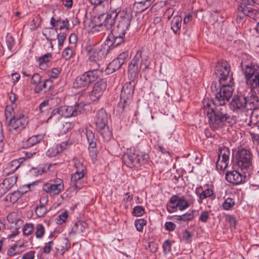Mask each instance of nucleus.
Listing matches in <instances>:
<instances>
[{"label": "nucleus", "mask_w": 259, "mask_h": 259, "mask_svg": "<svg viewBox=\"0 0 259 259\" xmlns=\"http://www.w3.org/2000/svg\"><path fill=\"white\" fill-rule=\"evenodd\" d=\"M28 123L27 117L22 113H19L11 118L8 130L10 134H18L25 128Z\"/></svg>", "instance_id": "nucleus-10"}, {"label": "nucleus", "mask_w": 259, "mask_h": 259, "mask_svg": "<svg viewBox=\"0 0 259 259\" xmlns=\"http://www.w3.org/2000/svg\"><path fill=\"white\" fill-rule=\"evenodd\" d=\"M35 235L36 238L41 239L44 236L45 229L43 225L41 224L36 225L35 228Z\"/></svg>", "instance_id": "nucleus-46"}, {"label": "nucleus", "mask_w": 259, "mask_h": 259, "mask_svg": "<svg viewBox=\"0 0 259 259\" xmlns=\"http://www.w3.org/2000/svg\"><path fill=\"white\" fill-rule=\"evenodd\" d=\"M90 83L88 82L83 75L82 74L79 76H77L73 83V85L74 88L79 89H85L89 87Z\"/></svg>", "instance_id": "nucleus-28"}, {"label": "nucleus", "mask_w": 259, "mask_h": 259, "mask_svg": "<svg viewBox=\"0 0 259 259\" xmlns=\"http://www.w3.org/2000/svg\"><path fill=\"white\" fill-rule=\"evenodd\" d=\"M83 74L85 78L88 79L90 84L96 81L101 75V74L98 73V72H94L89 70L84 72Z\"/></svg>", "instance_id": "nucleus-39"}, {"label": "nucleus", "mask_w": 259, "mask_h": 259, "mask_svg": "<svg viewBox=\"0 0 259 259\" xmlns=\"http://www.w3.org/2000/svg\"><path fill=\"white\" fill-rule=\"evenodd\" d=\"M243 71L246 81L259 73V66L256 64L251 63L250 65H246Z\"/></svg>", "instance_id": "nucleus-24"}, {"label": "nucleus", "mask_w": 259, "mask_h": 259, "mask_svg": "<svg viewBox=\"0 0 259 259\" xmlns=\"http://www.w3.org/2000/svg\"><path fill=\"white\" fill-rule=\"evenodd\" d=\"M145 213V209L143 206L137 205L134 207L132 214L136 217H141Z\"/></svg>", "instance_id": "nucleus-56"}, {"label": "nucleus", "mask_w": 259, "mask_h": 259, "mask_svg": "<svg viewBox=\"0 0 259 259\" xmlns=\"http://www.w3.org/2000/svg\"><path fill=\"white\" fill-rule=\"evenodd\" d=\"M87 67L89 70L98 72V73L102 74V70L100 69V61L94 59H89L87 62Z\"/></svg>", "instance_id": "nucleus-33"}, {"label": "nucleus", "mask_w": 259, "mask_h": 259, "mask_svg": "<svg viewBox=\"0 0 259 259\" xmlns=\"http://www.w3.org/2000/svg\"><path fill=\"white\" fill-rule=\"evenodd\" d=\"M249 95V92L243 88L238 89L237 92L233 96L231 102V106L233 111L243 110L246 106L247 98Z\"/></svg>", "instance_id": "nucleus-12"}, {"label": "nucleus", "mask_w": 259, "mask_h": 259, "mask_svg": "<svg viewBox=\"0 0 259 259\" xmlns=\"http://www.w3.org/2000/svg\"><path fill=\"white\" fill-rule=\"evenodd\" d=\"M259 108V98L255 93L252 92L247 98L245 109L247 110H255Z\"/></svg>", "instance_id": "nucleus-25"}, {"label": "nucleus", "mask_w": 259, "mask_h": 259, "mask_svg": "<svg viewBox=\"0 0 259 259\" xmlns=\"http://www.w3.org/2000/svg\"><path fill=\"white\" fill-rule=\"evenodd\" d=\"M48 210L44 205H40L39 206H37L35 209V212L36 215L38 218L43 217L47 212Z\"/></svg>", "instance_id": "nucleus-53"}, {"label": "nucleus", "mask_w": 259, "mask_h": 259, "mask_svg": "<svg viewBox=\"0 0 259 259\" xmlns=\"http://www.w3.org/2000/svg\"><path fill=\"white\" fill-rule=\"evenodd\" d=\"M23 162V158H19L17 159L12 160L9 165L10 172H14Z\"/></svg>", "instance_id": "nucleus-42"}, {"label": "nucleus", "mask_w": 259, "mask_h": 259, "mask_svg": "<svg viewBox=\"0 0 259 259\" xmlns=\"http://www.w3.org/2000/svg\"><path fill=\"white\" fill-rule=\"evenodd\" d=\"M52 54L50 53H48L39 58V61L41 63H47L50 61L52 59Z\"/></svg>", "instance_id": "nucleus-64"}, {"label": "nucleus", "mask_w": 259, "mask_h": 259, "mask_svg": "<svg viewBox=\"0 0 259 259\" xmlns=\"http://www.w3.org/2000/svg\"><path fill=\"white\" fill-rule=\"evenodd\" d=\"M17 177L13 176L5 179L0 183V197L9 191L17 182Z\"/></svg>", "instance_id": "nucleus-19"}, {"label": "nucleus", "mask_w": 259, "mask_h": 259, "mask_svg": "<svg viewBox=\"0 0 259 259\" xmlns=\"http://www.w3.org/2000/svg\"><path fill=\"white\" fill-rule=\"evenodd\" d=\"M229 161L225 159H221L218 157L216 162V167L218 169L223 170L228 166Z\"/></svg>", "instance_id": "nucleus-50"}, {"label": "nucleus", "mask_w": 259, "mask_h": 259, "mask_svg": "<svg viewBox=\"0 0 259 259\" xmlns=\"http://www.w3.org/2000/svg\"><path fill=\"white\" fill-rule=\"evenodd\" d=\"M96 130L100 134L105 141H109L112 137V130L108 125V116L103 109L99 110L94 118Z\"/></svg>", "instance_id": "nucleus-7"}, {"label": "nucleus", "mask_w": 259, "mask_h": 259, "mask_svg": "<svg viewBox=\"0 0 259 259\" xmlns=\"http://www.w3.org/2000/svg\"><path fill=\"white\" fill-rule=\"evenodd\" d=\"M122 87L120 95V102L118 105V110L123 117H130L132 106L133 96L134 93L135 82L134 79H130Z\"/></svg>", "instance_id": "nucleus-4"}, {"label": "nucleus", "mask_w": 259, "mask_h": 259, "mask_svg": "<svg viewBox=\"0 0 259 259\" xmlns=\"http://www.w3.org/2000/svg\"><path fill=\"white\" fill-rule=\"evenodd\" d=\"M229 99L222 103L221 101L217 98V94H215V98L212 100L204 99L203 101V110L207 113L208 118V123L211 129L213 131L223 127L230 116L227 112L226 108L223 106Z\"/></svg>", "instance_id": "nucleus-3"}, {"label": "nucleus", "mask_w": 259, "mask_h": 259, "mask_svg": "<svg viewBox=\"0 0 259 259\" xmlns=\"http://www.w3.org/2000/svg\"><path fill=\"white\" fill-rule=\"evenodd\" d=\"M214 74L219 78V83L212 82L210 89L217 94V98L224 103L230 99L233 91V72L231 71L229 63L223 59L218 61L215 66Z\"/></svg>", "instance_id": "nucleus-2"}, {"label": "nucleus", "mask_w": 259, "mask_h": 259, "mask_svg": "<svg viewBox=\"0 0 259 259\" xmlns=\"http://www.w3.org/2000/svg\"><path fill=\"white\" fill-rule=\"evenodd\" d=\"M70 247L68 238L65 236H63L58 239L55 249L57 253H60L63 255L70 248Z\"/></svg>", "instance_id": "nucleus-22"}, {"label": "nucleus", "mask_w": 259, "mask_h": 259, "mask_svg": "<svg viewBox=\"0 0 259 259\" xmlns=\"http://www.w3.org/2000/svg\"><path fill=\"white\" fill-rule=\"evenodd\" d=\"M88 229V224L85 222L79 221L74 224L72 227L70 233H73L74 234H80L84 236L87 234Z\"/></svg>", "instance_id": "nucleus-23"}, {"label": "nucleus", "mask_w": 259, "mask_h": 259, "mask_svg": "<svg viewBox=\"0 0 259 259\" xmlns=\"http://www.w3.org/2000/svg\"><path fill=\"white\" fill-rule=\"evenodd\" d=\"M86 137L89 143V150L93 156L96 155V139L93 132L90 130H86Z\"/></svg>", "instance_id": "nucleus-21"}, {"label": "nucleus", "mask_w": 259, "mask_h": 259, "mask_svg": "<svg viewBox=\"0 0 259 259\" xmlns=\"http://www.w3.org/2000/svg\"><path fill=\"white\" fill-rule=\"evenodd\" d=\"M122 65V63H120V61L115 58L108 64L106 70L108 74L112 73L119 69Z\"/></svg>", "instance_id": "nucleus-37"}, {"label": "nucleus", "mask_w": 259, "mask_h": 259, "mask_svg": "<svg viewBox=\"0 0 259 259\" xmlns=\"http://www.w3.org/2000/svg\"><path fill=\"white\" fill-rule=\"evenodd\" d=\"M195 200L193 196H191L190 199L186 200L184 197H179L178 198V209L182 211L187 208L190 206L191 204H193Z\"/></svg>", "instance_id": "nucleus-27"}, {"label": "nucleus", "mask_w": 259, "mask_h": 259, "mask_svg": "<svg viewBox=\"0 0 259 259\" xmlns=\"http://www.w3.org/2000/svg\"><path fill=\"white\" fill-rule=\"evenodd\" d=\"M27 191V190H25V191H20V190L14 191L13 193L9 194L6 196V199L7 201H10L12 203H14L16 202L18 199L22 197L23 194Z\"/></svg>", "instance_id": "nucleus-35"}, {"label": "nucleus", "mask_w": 259, "mask_h": 259, "mask_svg": "<svg viewBox=\"0 0 259 259\" xmlns=\"http://www.w3.org/2000/svg\"><path fill=\"white\" fill-rule=\"evenodd\" d=\"M7 221L10 224V227L15 229V231L11 234L15 236L19 233L18 230L22 227L23 221L19 217L17 212L10 213L7 217Z\"/></svg>", "instance_id": "nucleus-16"}, {"label": "nucleus", "mask_w": 259, "mask_h": 259, "mask_svg": "<svg viewBox=\"0 0 259 259\" xmlns=\"http://www.w3.org/2000/svg\"><path fill=\"white\" fill-rule=\"evenodd\" d=\"M132 19L133 13L130 9L124 8L121 10L120 8H115L111 2L109 11L107 14H100L94 18L95 24L92 28L94 31L110 30L116 20L117 26L110 31L106 41L110 42L111 47H117L124 43L125 34L130 28Z\"/></svg>", "instance_id": "nucleus-1"}, {"label": "nucleus", "mask_w": 259, "mask_h": 259, "mask_svg": "<svg viewBox=\"0 0 259 259\" xmlns=\"http://www.w3.org/2000/svg\"><path fill=\"white\" fill-rule=\"evenodd\" d=\"M182 18L180 16L174 17L171 22V28L175 34L180 30L181 27Z\"/></svg>", "instance_id": "nucleus-36"}, {"label": "nucleus", "mask_w": 259, "mask_h": 259, "mask_svg": "<svg viewBox=\"0 0 259 259\" xmlns=\"http://www.w3.org/2000/svg\"><path fill=\"white\" fill-rule=\"evenodd\" d=\"M58 41V48L61 50L63 46L64 40L66 39V35L65 33H58L56 36Z\"/></svg>", "instance_id": "nucleus-61"}, {"label": "nucleus", "mask_w": 259, "mask_h": 259, "mask_svg": "<svg viewBox=\"0 0 259 259\" xmlns=\"http://www.w3.org/2000/svg\"><path fill=\"white\" fill-rule=\"evenodd\" d=\"M61 71V69L59 68H53L48 72L50 78H57L60 74Z\"/></svg>", "instance_id": "nucleus-55"}, {"label": "nucleus", "mask_w": 259, "mask_h": 259, "mask_svg": "<svg viewBox=\"0 0 259 259\" xmlns=\"http://www.w3.org/2000/svg\"><path fill=\"white\" fill-rule=\"evenodd\" d=\"M107 87L106 81L102 79L97 81L89 93V98L91 102L98 100L103 95Z\"/></svg>", "instance_id": "nucleus-15"}, {"label": "nucleus", "mask_w": 259, "mask_h": 259, "mask_svg": "<svg viewBox=\"0 0 259 259\" xmlns=\"http://www.w3.org/2000/svg\"><path fill=\"white\" fill-rule=\"evenodd\" d=\"M73 162L76 170L71 175L70 185L74 191H78L83 187V179L87 174V168L83 161L78 158H74Z\"/></svg>", "instance_id": "nucleus-9"}, {"label": "nucleus", "mask_w": 259, "mask_h": 259, "mask_svg": "<svg viewBox=\"0 0 259 259\" xmlns=\"http://www.w3.org/2000/svg\"><path fill=\"white\" fill-rule=\"evenodd\" d=\"M68 217L67 211H64L58 215L57 218L56 223L57 224L61 225L64 223Z\"/></svg>", "instance_id": "nucleus-62"}, {"label": "nucleus", "mask_w": 259, "mask_h": 259, "mask_svg": "<svg viewBox=\"0 0 259 259\" xmlns=\"http://www.w3.org/2000/svg\"><path fill=\"white\" fill-rule=\"evenodd\" d=\"M142 51H138L128 65V77L130 79H135L141 70L138 63L142 58Z\"/></svg>", "instance_id": "nucleus-14"}, {"label": "nucleus", "mask_w": 259, "mask_h": 259, "mask_svg": "<svg viewBox=\"0 0 259 259\" xmlns=\"http://www.w3.org/2000/svg\"><path fill=\"white\" fill-rule=\"evenodd\" d=\"M230 152L229 149L225 146L219 149L218 157L229 161Z\"/></svg>", "instance_id": "nucleus-44"}, {"label": "nucleus", "mask_w": 259, "mask_h": 259, "mask_svg": "<svg viewBox=\"0 0 259 259\" xmlns=\"http://www.w3.org/2000/svg\"><path fill=\"white\" fill-rule=\"evenodd\" d=\"M195 193L199 197L198 201L200 204L202 203L204 199L209 198L212 199L215 197L213 190L211 188H207L203 189L202 186H200L196 188Z\"/></svg>", "instance_id": "nucleus-18"}, {"label": "nucleus", "mask_w": 259, "mask_h": 259, "mask_svg": "<svg viewBox=\"0 0 259 259\" xmlns=\"http://www.w3.org/2000/svg\"><path fill=\"white\" fill-rule=\"evenodd\" d=\"M195 210H190L186 213L182 215L184 222L192 221L194 218V213Z\"/></svg>", "instance_id": "nucleus-58"}, {"label": "nucleus", "mask_w": 259, "mask_h": 259, "mask_svg": "<svg viewBox=\"0 0 259 259\" xmlns=\"http://www.w3.org/2000/svg\"><path fill=\"white\" fill-rule=\"evenodd\" d=\"M128 51H125L120 53L116 59L120 61V63H122V65H123L125 63V60L128 58Z\"/></svg>", "instance_id": "nucleus-59"}, {"label": "nucleus", "mask_w": 259, "mask_h": 259, "mask_svg": "<svg viewBox=\"0 0 259 259\" xmlns=\"http://www.w3.org/2000/svg\"><path fill=\"white\" fill-rule=\"evenodd\" d=\"M247 176L246 175H242L236 170L230 171L226 172L225 178L229 183L238 185L244 182Z\"/></svg>", "instance_id": "nucleus-17"}, {"label": "nucleus", "mask_w": 259, "mask_h": 259, "mask_svg": "<svg viewBox=\"0 0 259 259\" xmlns=\"http://www.w3.org/2000/svg\"><path fill=\"white\" fill-rule=\"evenodd\" d=\"M235 204L234 200L228 197L225 199L222 206L225 210H230L234 207Z\"/></svg>", "instance_id": "nucleus-49"}, {"label": "nucleus", "mask_w": 259, "mask_h": 259, "mask_svg": "<svg viewBox=\"0 0 259 259\" xmlns=\"http://www.w3.org/2000/svg\"><path fill=\"white\" fill-rule=\"evenodd\" d=\"M42 35L45 36L47 40L49 41H52L56 39V37L58 34L57 28H45L42 31Z\"/></svg>", "instance_id": "nucleus-29"}, {"label": "nucleus", "mask_w": 259, "mask_h": 259, "mask_svg": "<svg viewBox=\"0 0 259 259\" xmlns=\"http://www.w3.org/2000/svg\"><path fill=\"white\" fill-rule=\"evenodd\" d=\"M122 87L120 95V102L118 105V110L123 117H130L132 106L133 96L134 93L135 82L134 79H130Z\"/></svg>", "instance_id": "nucleus-5"}, {"label": "nucleus", "mask_w": 259, "mask_h": 259, "mask_svg": "<svg viewBox=\"0 0 259 259\" xmlns=\"http://www.w3.org/2000/svg\"><path fill=\"white\" fill-rule=\"evenodd\" d=\"M34 225L32 223H26L24 225L22 232L24 236H28L32 235L34 231Z\"/></svg>", "instance_id": "nucleus-43"}, {"label": "nucleus", "mask_w": 259, "mask_h": 259, "mask_svg": "<svg viewBox=\"0 0 259 259\" xmlns=\"http://www.w3.org/2000/svg\"><path fill=\"white\" fill-rule=\"evenodd\" d=\"M90 3L95 5L98 9L102 8L101 14H107L109 11V3L107 0H90Z\"/></svg>", "instance_id": "nucleus-32"}, {"label": "nucleus", "mask_w": 259, "mask_h": 259, "mask_svg": "<svg viewBox=\"0 0 259 259\" xmlns=\"http://www.w3.org/2000/svg\"><path fill=\"white\" fill-rule=\"evenodd\" d=\"M63 189V181L60 178H56L42 185V190L51 196L58 195Z\"/></svg>", "instance_id": "nucleus-13"}, {"label": "nucleus", "mask_w": 259, "mask_h": 259, "mask_svg": "<svg viewBox=\"0 0 259 259\" xmlns=\"http://www.w3.org/2000/svg\"><path fill=\"white\" fill-rule=\"evenodd\" d=\"M147 221L144 219L136 220L135 222V226L138 231L141 232L143 231L144 226L146 225Z\"/></svg>", "instance_id": "nucleus-51"}, {"label": "nucleus", "mask_w": 259, "mask_h": 259, "mask_svg": "<svg viewBox=\"0 0 259 259\" xmlns=\"http://www.w3.org/2000/svg\"><path fill=\"white\" fill-rule=\"evenodd\" d=\"M62 111V115L65 118L74 116L72 106H60Z\"/></svg>", "instance_id": "nucleus-41"}, {"label": "nucleus", "mask_w": 259, "mask_h": 259, "mask_svg": "<svg viewBox=\"0 0 259 259\" xmlns=\"http://www.w3.org/2000/svg\"><path fill=\"white\" fill-rule=\"evenodd\" d=\"M172 243L169 240H166L163 243L162 249L163 253L166 254L171 250Z\"/></svg>", "instance_id": "nucleus-54"}, {"label": "nucleus", "mask_w": 259, "mask_h": 259, "mask_svg": "<svg viewBox=\"0 0 259 259\" xmlns=\"http://www.w3.org/2000/svg\"><path fill=\"white\" fill-rule=\"evenodd\" d=\"M63 117L62 115V111L60 106L54 109L51 112L50 116L49 117L48 120L53 119L55 122L60 120Z\"/></svg>", "instance_id": "nucleus-40"}, {"label": "nucleus", "mask_w": 259, "mask_h": 259, "mask_svg": "<svg viewBox=\"0 0 259 259\" xmlns=\"http://www.w3.org/2000/svg\"><path fill=\"white\" fill-rule=\"evenodd\" d=\"M53 99H46L39 104V110L41 113H46L49 112L51 108L52 102Z\"/></svg>", "instance_id": "nucleus-38"}, {"label": "nucleus", "mask_w": 259, "mask_h": 259, "mask_svg": "<svg viewBox=\"0 0 259 259\" xmlns=\"http://www.w3.org/2000/svg\"><path fill=\"white\" fill-rule=\"evenodd\" d=\"M44 136L42 134H38L30 137L25 141H23V147L25 148H28L39 143L43 139Z\"/></svg>", "instance_id": "nucleus-26"}, {"label": "nucleus", "mask_w": 259, "mask_h": 259, "mask_svg": "<svg viewBox=\"0 0 259 259\" xmlns=\"http://www.w3.org/2000/svg\"><path fill=\"white\" fill-rule=\"evenodd\" d=\"M149 155L136 151L134 149H127L122 156L124 164L130 168H138L147 162Z\"/></svg>", "instance_id": "nucleus-6"}, {"label": "nucleus", "mask_w": 259, "mask_h": 259, "mask_svg": "<svg viewBox=\"0 0 259 259\" xmlns=\"http://www.w3.org/2000/svg\"><path fill=\"white\" fill-rule=\"evenodd\" d=\"M239 11H241L244 14L246 15V16L255 21H257L259 19V11L249 6L243 5H240L239 7Z\"/></svg>", "instance_id": "nucleus-20"}, {"label": "nucleus", "mask_w": 259, "mask_h": 259, "mask_svg": "<svg viewBox=\"0 0 259 259\" xmlns=\"http://www.w3.org/2000/svg\"><path fill=\"white\" fill-rule=\"evenodd\" d=\"M111 42L108 43L109 45L105 44L102 45L88 46L86 47L85 50L89 59H94L98 61H102L106 58L109 49Z\"/></svg>", "instance_id": "nucleus-11"}, {"label": "nucleus", "mask_w": 259, "mask_h": 259, "mask_svg": "<svg viewBox=\"0 0 259 259\" xmlns=\"http://www.w3.org/2000/svg\"><path fill=\"white\" fill-rule=\"evenodd\" d=\"M227 221L229 222L230 226L234 229H236L237 221L235 217L232 215H228L226 217Z\"/></svg>", "instance_id": "nucleus-63"}, {"label": "nucleus", "mask_w": 259, "mask_h": 259, "mask_svg": "<svg viewBox=\"0 0 259 259\" xmlns=\"http://www.w3.org/2000/svg\"><path fill=\"white\" fill-rule=\"evenodd\" d=\"M66 146V143L63 142L59 145H57L55 148H50L47 152V155L50 157H55L65 149Z\"/></svg>", "instance_id": "nucleus-30"}, {"label": "nucleus", "mask_w": 259, "mask_h": 259, "mask_svg": "<svg viewBox=\"0 0 259 259\" xmlns=\"http://www.w3.org/2000/svg\"><path fill=\"white\" fill-rule=\"evenodd\" d=\"M178 195L171 196L166 205V209L169 213H173L178 210Z\"/></svg>", "instance_id": "nucleus-31"}, {"label": "nucleus", "mask_w": 259, "mask_h": 259, "mask_svg": "<svg viewBox=\"0 0 259 259\" xmlns=\"http://www.w3.org/2000/svg\"><path fill=\"white\" fill-rule=\"evenodd\" d=\"M54 244V242L53 240H50L49 242L45 243V245L43 247L44 253L46 254H49L53 248Z\"/></svg>", "instance_id": "nucleus-57"}, {"label": "nucleus", "mask_w": 259, "mask_h": 259, "mask_svg": "<svg viewBox=\"0 0 259 259\" xmlns=\"http://www.w3.org/2000/svg\"><path fill=\"white\" fill-rule=\"evenodd\" d=\"M85 105L82 103L75 104L74 106H72L73 110L74 116H77L78 115L83 113L85 111L84 109Z\"/></svg>", "instance_id": "nucleus-48"}, {"label": "nucleus", "mask_w": 259, "mask_h": 259, "mask_svg": "<svg viewBox=\"0 0 259 259\" xmlns=\"http://www.w3.org/2000/svg\"><path fill=\"white\" fill-rule=\"evenodd\" d=\"M252 158L253 155L250 149L241 148L235 154V161L238 167L249 176L252 168Z\"/></svg>", "instance_id": "nucleus-8"}, {"label": "nucleus", "mask_w": 259, "mask_h": 259, "mask_svg": "<svg viewBox=\"0 0 259 259\" xmlns=\"http://www.w3.org/2000/svg\"><path fill=\"white\" fill-rule=\"evenodd\" d=\"M75 55V50L73 47H68L62 52V56L66 59H70Z\"/></svg>", "instance_id": "nucleus-45"}, {"label": "nucleus", "mask_w": 259, "mask_h": 259, "mask_svg": "<svg viewBox=\"0 0 259 259\" xmlns=\"http://www.w3.org/2000/svg\"><path fill=\"white\" fill-rule=\"evenodd\" d=\"M140 61V69L144 71L149 68L150 64V61L148 56H145L144 57L142 56V58Z\"/></svg>", "instance_id": "nucleus-47"}, {"label": "nucleus", "mask_w": 259, "mask_h": 259, "mask_svg": "<svg viewBox=\"0 0 259 259\" xmlns=\"http://www.w3.org/2000/svg\"><path fill=\"white\" fill-rule=\"evenodd\" d=\"M246 82L250 87L251 91L256 90L259 92V73L251 78L250 80L249 79Z\"/></svg>", "instance_id": "nucleus-34"}, {"label": "nucleus", "mask_w": 259, "mask_h": 259, "mask_svg": "<svg viewBox=\"0 0 259 259\" xmlns=\"http://www.w3.org/2000/svg\"><path fill=\"white\" fill-rule=\"evenodd\" d=\"M30 83L35 87L41 83V76L38 73H34L31 77Z\"/></svg>", "instance_id": "nucleus-60"}, {"label": "nucleus", "mask_w": 259, "mask_h": 259, "mask_svg": "<svg viewBox=\"0 0 259 259\" xmlns=\"http://www.w3.org/2000/svg\"><path fill=\"white\" fill-rule=\"evenodd\" d=\"M6 42L8 49L10 51L12 50L15 46V42L14 38L11 34L7 33L6 37Z\"/></svg>", "instance_id": "nucleus-52"}]
</instances>
